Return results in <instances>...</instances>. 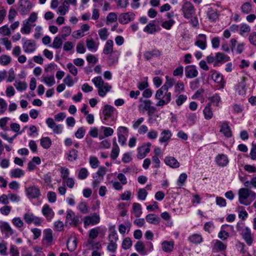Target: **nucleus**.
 Returning a JSON list of instances; mask_svg holds the SVG:
<instances>
[{"mask_svg": "<svg viewBox=\"0 0 256 256\" xmlns=\"http://www.w3.org/2000/svg\"><path fill=\"white\" fill-rule=\"evenodd\" d=\"M238 202L242 204L249 206L256 199V194L246 188H241L238 190Z\"/></svg>", "mask_w": 256, "mask_h": 256, "instance_id": "1", "label": "nucleus"}, {"mask_svg": "<svg viewBox=\"0 0 256 256\" xmlns=\"http://www.w3.org/2000/svg\"><path fill=\"white\" fill-rule=\"evenodd\" d=\"M154 98L158 100L156 106L162 107L170 103L172 100V94L168 90L160 88L156 92Z\"/></svg>", "mask_w": 256, "mask_h": 256, "instance_id": "2", "label": "nucleus"}, {"mask_svg": "<svg viewBox=\"0 0 256 256\" xmlns=\"http://www.w3.org/2000/svg\"><path fill=\"white\" fill-rule=\"evenodd\" d=\"M92 81L97 88L98 94L100 97H104L112 88L110 84L104 82L100 76L94 77Z\"/></svg>", "mask_w": 256, "mask_h": 256, "instance_id": "3", "label": "nucleus"}, {"mask_svg": "<svg viewBox=\"0 0 256 256\" xmlns=\"http://www.w3.org/2000/svg\"><path fill=\"white\" fill-rule=\"evenodd\" d=\"M34 4L30 0H19L18 2L17 11L22 16L30 13Z\"/></svg>", "mask_w": 256, "mask_h": 256, "instance_id": "4", "label": "nucleus"}, {"mask_svg": "<svg viewBox=\"0 0 256 256\" xmlns=\"http://www.w3.org/2000/svg\"><path fill=\"white\" fill-rule=\"evenodd\" d=\"M100 218L99 212H94L84 218V226L86 228L89 226H95L100 222Z\"/></svg>", "mask_w": 256, "mask_h": 256, "instance_id": "5", "label": "nucleus"}, {"mask_svg": "<svg viewBox=\"0 0 256 256\" xmlns=\"http://www.w3.org/2000/svg\"><path fill=\"white\" fill-rule=\"evenodd\" d=\"M80 218L81 216L79 215L76 216L72 210L68 209L66 211V223L74 226H76L81 222Z\"/></svg>", "mask_w": 256, "mask_h": 256, "instance_id": "6", "label": "nucleus"}, {"mask_svg": "<svg viewBox=\"0 0 256 256\" xmlns=\"http://www.w3.org/2000/svg\"><path fill=\"white\" fill-rule=\"evenodd\" d=\"M140 104L138 106V110L140 112H148V113L153 114L156 110V108L152 106V102L149 100H143L140 98L139 100Z\"/></svg>", "mask_w": 256, "mask_h": 256, "instance_id": "7", "label": "nucleus"}, {"mask_svg": "<svg viewBox=\"0 0 256 256\" xmlns=\"http://www.w3.org/2000/svg\"><path fill=\"white\" fill-rule=\"evenodd\" d=\"M26 196L29 199H38L41 196L40 188L34 185L30 186L25 189Z\"/></svg>", "mask_w": 256, "mask_h": 256, "instance_id": "8", "label": "nucleus"}, {"mask_svg": "<svg viewBox=\"0 0 256 256\" xmlns=\"http://www.w3.org/2000/svg\"><path fill=\"white\" fill-rule=\"evenodd\" d=\"M182 10L184 16L187 19L192 18L195 13L194 6L192 3L186 1L184 2Z\"/></svg>", "mask_w": 256, "mask_h": 256, "instance_id": "9", "label": "nucleus"}, {"mask_svg": "<svg viewBox=\"0 0 256 256\" xmlns=\"http://www.w3.org/2000/svg\"><path fill=\"white\" fill-rule=\"evenodd\" d=\"M46 123L48 126L52 130L54 133L57 134H59L62 133L63 131L62 126L60 124H56L52 118H46Z\"/></svg>", "mask_w": 256, "mask_h": 256, "instance_id": "10", "label": "nucleus"}, {"mask_svg": "<svg viewBox=\"0 0 256 256\" xmlns=\"http://www.w3.org/2000/svg\"><path fill=\"white\" fill-rule=\"evenodd\" d=\"M240 234L248 246H251L253 242V236L251 230L248 227L242 228L240 230Z\"/></svg>", "mask_w": 256, "mask_h": 256, "instance_id": "11", "label": "nucleus"}, {"mask_svg": "<svg viewBox=\"0 0 256 256\" xmlns=\"http://www.w3.org/2000/svg\"><path fill=\"white\" fill-rule=\"evenodd\" d=\"M194 45L202 50H204L207 48V36L200 34L196 36Z\"/></svg>", "mask_w": 256, "mask_h": 256, "instance_id": "12", "label": "nucleus"}, {"mask_svg": "<svg viewBox=\"0 0 256 256\" xmlns=\"http://www.w3.org/2000/svg\"><path fill=\"white\" fill-rule=\"evenodd\" d=\"M53 242L52 231L50 228L44 230L43 232V238L42 242L46 246L52 244Z\"/></svg>", "mask_w": 256, "mask_h": 256, "instance_id": "13", "label": "nucleus"}, {"mask_svg": "<svg viewBox=\"0 0 256 256\" xmlns=\"http://www.w3.org/2000/svg\"><path fill=\"white\" fill-rule=\"evenodd\" d=\"M135 16V14L132 12L121 14L118 16V22L122 24H125L134 20Z\"/></svg>", "mask_w": 256, "mask_h": 256, "instance_id": "14", "label": "nucleus"}, {"mask_svg": "<svg viewBox=\"0 0 256 256\" xmlns=\"http://www.w3.org/2000/svg\"><path fill=\"white\" fill-rule=\"evenodd\" d=\"M36 48V42L32 40H28L24 42L22 49L24 52L32 54L34 52Z\"/></svg>", "mask_w": 256, "mask_h": 256, "instance_id": "15", "label": "nucleus"}, {"mask_svg": "<svg viewBox=\"0 0 256 256\" xmlns=\"http://www.w3.org/2000/svg\"><path fill=\"white\" fill-rule=\"evenodd\" d=\"M184 74L186 78H193L198 76V72L196 66L188 65L184 68Z\"/></svg>", "mask_w": 256, "mask_h": 256, "instance_id": "16", "label": "nucleus"}, {"mask_svg": "<svg viewBox=\"0 0 256 256\" xmlns=\"http://www.w3.org/2000/svg\"><path fill=\"white\" fill-rule=\"evenodd\" d=\"M160 30V28L156 24V21L152 20L144 28L143 30L148 34H154Z\"/></svg>", "mask_w": 256, "mask_h": 256, "instance_id": "17", "label": "nucleus"}, {"mask_svg": "<svg viewBox=\"0 0 256 256\" xmlns=\"http://www.w3.org/2000/svg\"><path fill=\"white\" fill-rule=\"evenodd\" d=\"M172 134L169 130H164L160 134L159 142L166 146L171 139Z\"/></svg>", "mask_w": 256, "mask_h": 256, "instance_id": "18", "label": "nucleus"}, {"mask_svg": "<svg viewBox=\"0 0 256 256\" xmlns=\"http://www.w3.org/2000/svg\"><path fill=\"white\" fill-rule=\"evenodd\" d=\"M0 229L2 232L4 233L5 236L6 238H8L14 234V230L8 222H0Z\"/></svg>", "mask_w": 256, "mask_h": 256, "instance_id": "19", "label": "nucleus"}, {"mask_svg": "<svg viewBox=\"0 0 256 256\" xmlns=\"http://www.w3.org/2000/svg\"><path fill=\"white\" fill-rule=\"evenodd\" d=\"M211 78L216 83L219 84L222 88L224 87V82L222 74L217 70L212 71Z\"/></svg>", "mask_w": 256, "mask_h": 256, "instance_id": "20", "label": "nucleus"}, {"mask_svg": "<svg viewBox=\"0 0 256 256\" xmlns=\"http://www.w3.org/2000/svg\"><path fill=\"white\" fill-rule=\"evenodd\" d=\"M108 64L110 66H115L118 62L120 52L115 50L109 54Z\"/></svg>", "mask_w": 256, "mask_h": 256, "instance_id": "21", "label": "nucleus"}, {"mask_svg": "<svg viewBox=\"0 0 256 256\" xmlns=\"http://www.w3.org/2000/svg\"><path fill=\"white\" fill-rule=\"evenodd\" d=\"M162 55L161 51L154 49L151 51H146L144 54V57L146 60H150L153 58H160Z\"/></svg>", "mask_w": 256, "mask_h": 256, "instance_id": "22", "label": "nucleus"}, {"mask_svg": "<svg viewBox=\"0 0 256 256\" xmlns=\"http://www.w3.org/2000/svg\"><path fill=\"white\" fill-rule=\"evenodd\" d=\"M42 212V214L48 221L51 220L54 214V211L48 204H45L43 206Z\"/></svg>", "mask_w": 256, "mask_h": 256, "instance_id": "23", "label": "nucleus"}, {"mask_svg": "<svg viewBox=\"0 0 256 256\" xmlns=\"http://www.w3.org/2000/svg\"><path fill=\"white\" fill-rule=\"evenodd\" d=\"M78 152L74 149L71 148L65 154V158L70 162L76 161L78 159Z\"/></svg>", "mask_w": 256, "mask_h": 256, "instance_id": "24", "label": "nucleus"}, {"mask_svg": "<svg viewBox=\"0 0 256 256\" xmlns=\"http://www.w3.org/2000/svg\"><path fill=\"white\" fill-rule=\"evenodd\" d=\"M245 80L246 78L242 77L240 82L235 86L236 92L240 95H244L246 93V88Z\"/></svg>", "mask_w": 256, "mask_h": 256, "instance_id": "25", "label": "nucleus"}, {"mask_svg": "<svg viewBox=\"0 0 256 256\" xmlns=\"http://www.w3.org/2000/svg\"><path fill=\"white\" fill-rule=\"evenodd\" d=\"M114 110V108L113 106L108 104L105 105L102 110V114L104 116L103 120L107 121L112 116Z\"/></svg>", "mask_w": 256, "mask_h": 256, "instance_id": "26", "label": "nucleus"}, {"mask_svg": "<svg viewBox=\"0 0 256 256\" xmlns=\"http://www.w3.org/2000/svg\"><path fill=\"white\" fill-rule=\"evenodd\" d=\"M220 132L227 138H230L232 136V132L230 126L228 125V122L226 121H224L222 123Z\"/></svg>", "mask_w": 256, "mask_h": 256, "instance_id": "27", "label": "nucleus"}, {"mask_svg": "<svg viewBox=\"0 0 256 256\" xmlns=\"http://www.w3.org/2000/svg\"><path fill=\"white\" fill-rule=\"evenodd\" d=\"M215 161L218 166L222 167L226 166L228 163V158L224 154H218L216 158Z\"/></svg>", "mask_w": 256, "mask_h": 256, "instance_id": "28", "label": "nucleus"}, {"mask_svg": "<svg viewBox=\"0 0 256 256\" xmlns=\"http://www.w3.org/2000/svg\"><path fill=\"white\" fill-rule=\"evenodd\" d=\"M99 42H95L92 38H87L86 46L88 50L92 52H96L99 46Z\"/></svg>", "mask_w": 256, "mask_h": 256, "instance_id": "29", "label": "nucleus"}, {"mask_svg": "<svg viewBox=\"0 0 256 256\" xmlns=\"http://www.w3.org/2000/svg\"><path fill=\"white\" fill-rule=\"evenodd\" d=\"M162 250L166 252H172L174 248V242L173 240H164L161 244Z\"/></svg>", "mask_w": 256, "mask_h": 256, "instance_id": "30", "label": "nucleus"}, {"mask_svg": "<svg viewBox=\"0 0 256 256\" xmlns=\"http://www.w3.org/2000/svg\"><path fill=\"white\" fill-rule=\"evenodd\" d=\"M188 240L190 242L194 244H200L203 242V238L200 234H192L188 237Z\"/></svg>", "mask_w": 256, "mask_h": 256, "instance_id": "31", "label": "nucleus"}, {"mask_svg": "<svg viewBox=\"0 0 256 256\" xmlns=\"http://www.w3.org/2000/svg\"><path fill=\"white\" fill-rule=\"evenodd\" d=\"M226 248V245L219 240H214V245L212 250L214 252H217L224 250Z\"/></svg>", "mask_w": 256, "mask_h": 256, "instance_id": "32", "label": "nucleus"}, {"mask_svg": "<svg viewBox=\"0 0 256 256\" xmlns=\"http://www.w3.org/2000/svg\"><path fill=\"white\" fill-rule=\"evenodd\" d=\"M164 162L167 166L172 168H176L180 166L178 162L172 156H166L164 158Z\"/></svg>", "mask_w": 256, "mask_h": 256, "instance_id": "33", "label": "nucleus"}, {"mask_svg": "<svg viewBox=\"0 0 256 256\" xmlns=\"http://www.w3.org/2000/svg\"><path fill=\"white\" fill-rule=\"evenodd\" d=\"M206 15L211 22H215L218 18L217 10L212 8H209L206 12Z\"/></svg>", "mask_w": 256, "mask_h": 256, "instance_id": "34", "label": "nucleus"}, {"mask_svg": "<svg viewBox=\"0 0 256 256\" xmlns=\"http://www.w3.org/2000/svg\"><path fill=\"white\" fill-rule=\"evenodd\" d=\"M114 42L112 40H108L104 44V48H103V53L104 54L108 55L112 52H114L113 47H114Z\"/></svg>", "mask_w": 256, "mask_h": 256, "instance_id": "35", "label": "nucleus"}, {"mask_svg": "<svg viewBox=\"0 0 256 256\" xmlns=\"http://www.w3.org/2000/svg\"><path fill=\"white\" fill-rule=\"evenodd\" d=\"M146 220L148 222L154 225L159 224L160 220L158 216L153 214H147Z\"/></svg>", "mask_w": 256, "mask_h": 256, "instance_id": "36", "label": "nucleus"}, {"mask_svg": "<svg viewBox=\"0 0 256 256\" xmlns=\"http://www.w3.org/2000/svg\"><path fill=\"white\" fill-rule=\"evenodd\" d=\"M216 63H224L230 60V56L222 52H218L215 54Z\"/></svg>", "mask_w": 256, "mask_h": 256, "instance_id": "37", "label": "nucleus"}, {"mask_svg": "<svg viewBox=\"0 0 256 256\" xmlns=\"http://www.w3.org/2000/svg\"><path fill=\"white\" fill-rule=\"evenodd\" d=\"M132 212L136 217H140L142 214V208L139 203L134 202L132 206Z\"/></svg>", "mask_w": 256, "mask_h": 256, "instance_id": "38", "label": "nucleus"}, {"mask_svg": "<svg viewBox=\"0 0 256 256\" xmlns=\"http://www.w3.org/2000/svg\"><path fill=\"white\" fill-rule=\"evenodd\" d=\"M135 250L142 256L147 254V252L145 250V246L142 242L138 241L134 245Z\"/></svg>", "mask_w": 256, "mask_h": 256, "instance_id": "39", "label": "nucleus"}, {"mask_svg": "<svg viewBox=\"0 0 256 256\" xmlns=\"http://www.w3.org/2000/svg\"><path fill=\"white\" fill-rule=\"evenodd\" d=\"M211 106L210 104H208L203 110L204 118L206 120H210L213 117L214 114Z\"/></svg>", "mask_w": 256, "mask_h": 256, "instance_id": "40", "label": "nucleus"}, {"mask_svg": "<svg viewBox=\"0 0 256 256\" xmlns=\"http://www.w3.org/2000/svg\"><path fill=\"white\" fill-rule=\"evenodd\" d=\"M137 150V158L140 160L144 158L150 152V148H145V147L143 146L138 147Z\"/></svg>", "mask_w": 256, "mask_h": 256, "instance_id": "41", "label": "nucleus"}, {"mask_svg": "<svg viewBox=\"0 0 256 256\" xmlns=\"http://www.w3.org/2000/svg\"><path fill=\"white\" fill-rule=\"evenodd\" d=\"M41 82L50 87L54 86L56 83L54 76H42L41 77Z\"/></svg>", "mask_w": 256, "mask_h": 256, "instance_id": "42", "label": "nucleus"}, {"mask_svg": "<svg viewBox=\"0 0 256 256\" xmlns=\"http://www.w3.org/2000/svg\"><path fill=\"white\" fill-rule=\"evenodd\" d=\"M67 248L69 251H74L77 247V240L75 238H70L67 241Z\"/></svg>", "mask_w": 256, "mask_h": 256, "instance_id": "43", "label": "nucleus"}, {"mask_svg": "<svg viewBox=\"0 0 256 256\" xmlns=\"http://www.w3.org/2000/svg\"><path fill=\"white\" fill-rule=\"evenodd\" d=\"M24 171L20 168L12 169L10 172V176L12 178H20L24 175Z\"/></svg>", "mask_w": 256, "mask_h": 256, "instance_id": "44", "label": "nucleus"}, {"mask_svg": "<svg viewBox=\"0 0 256 256\" xmlns=\"http://www.w3.org/2000/svg\"><path fill=\"white\" fill-rule=\"evenodd\" d=\"M174 84L175 80L174 78L166 76L165 83L161 88L168 91V89L172 88Z\"/></svg>", "mask_w": 256, "mask_h": 256, "instance_id": "45", "label": "nucleus"}, {"mask_svg": "<svg viewBox=\"0 0 256 256\" xmlns=\"http://www.w3.org/2000/svg\"><path fill=\"white\" fill-rule=\"evenodd\" d=\"M241 12L244 14H248L252 11V4L250 2H244L240 6Z\"/></svg>", "mask_w": 256, "mask_h": 256, "instance_id": "46", "label": "nucleus"}, {"mask_svg": "<svg viewBox=\"0 0 256 256\" xmlns=\"http://www.w3.org/2000/svg\"><path fill=\"white\" fill-rule=\"evenodd\" d=\"M14 86L18 92H23L26 90L28 84L26 82L16 80L14 84Z\"/></svg>", "mask_w": 256, "mask_h": 256, "instance_id": "47", "label": "nucleus"}, {"mask_svg": "<svg viewBox=\"0 0 256 256\" xmlns=\"http://www.w3.org/2000/svg\"><path fill=\"white\" fill-rule=\"evenodd\" d=\"M250 31V27L246 24H242L239 34L242 36H246Z\"/></svg>", "mask_w": 256, "mask_h": 256, "instance_id": "48", "label": "nucleus"}, {"mask_svg": "<svg viewBox=\"0 0 256 256\" xmlns=\"http://www.w3.org/2000/svg\"><path fill=\"white\" fill-rule=\"evenodd\" d=\"M120 153V148L116 143V138L114 139V146L112 147L110 157L112 160H116L118 156Z\"/></svg>", "mask_w": 256, "mask_h": 256, "instance_id": "49", "label": "nucleus"}, {"mask_svg": "<svg viewBox=\"0 0 256 256\" xmlns=\"http://www.w3.org/2000/svg\"><path fill=\"white\" fill-rule=\"evenodd\" d=\"M78 210L83 214H86L89 212V208L86 202L82 201L78 203L77 206Z\"/></svg>", "mask_w": 256, "mask_h": 256, "instance_id": "50", "label": "nucleus"}, {"mask_svg": "<svg viewBox=\"0 0 256 256\" xmlns=\"http://www.w3.org/2000/svg\"><path fill=\"white\" fill-rule=\"evenodd\" d=\"M109 230L110 231V233L108 236V242H116L118 238V234L114 230V228L111 227L110 228Z\"/></svg>", "mask_w": 256, "mask_h": 256, "instance_id": "51", "label": "nucleus"}, {"mask_svg": "<svg viewBox=\"0 0 256 256\" xmlns=\"http://www.w3.org/2000/svg\"><path fill=\"white\" fill-rule=\"evenodd\" d=\"M208 100L210 101L208 104H212L216 106H218L219 102H220V97L218 94H215L211 97L208 98Z\"/></svg>", "mask_w": 256, "mask_h": 256, "instance_id": "52", "label": "nucleus"}, {"mask_svg": "<svg viewBox=\"0 0 256 256\" xmlns=\"http://www.w3.org/2000/svg\"><path fill=\"white\" fill-rule=\"evenodd\" d=\"M72 32V29L69 26H64L60 32V36L63 39L66 40V38L70 35Z\"/></svg>", "mask_w": 256, "mask_h": 256, "instance_id": "53", "label": "nucleus"}, {"mask_svg": "<svg viewBox=\"0 0 256 256\" xmlns=\"http://www.w3.org/2000/svg\"><path fill=\"white\" fill-rule=\"evenodd\" d=\"M40 145L45 148H48L52 145V140L48 136L42 138L40 139Z\"/></svg>", "mask_w": 256, "mask_h": 256, "instance_id": "54", "label": "nucleus"}, {"mask_svg": "<svg viewBox=\"0 0 256 256\" xmlns=\"http://www.w3.org/2000/svg\"><path fill=\"white\" fill-rule=\"evenodd\" d=\"M188 125L192 126L196 123V113H189L186 116Z\"/></svg>", "mask_w": 256, "mask_h": 256, "instance_id": "55", "label": "nucleus"}, {"mask_svg": "<svg viewBox=\"0 0 256 256\" xmlns=\"http://www.w3.org/2000/svg\"><path fill=\"white\" fill-rule=\"evenodd\" d=\"M98 34L100 38L102 40H106L108 36V30L106 28H100L98 30Z\"/></svg>", "mask_w": 256, "mask_h": 256, "instance_id": "56", "label": "nucleus"}, {"mask_svg": "<svg viewBox=\"0 0 256 256\" xmlns=\"http://www.w3.org/2000/svg\"><path fill=\"white\" fill-rule=\"evenodd\" d=\"M11 61L12 58L9 56L2 54L0 56V64L3 66H8Z\"/></svg>", "mask_w": 256, "mask_h": 256, "instance_id": "57", "label": "nucleus"}, {"mask_svg": "<svg viewBox=\"0 0 256 256\" xmlns=\"http://www.w3.org/2000/svg\"><path fill=\"white\" fill-rule=\"evenodd\" d=\"M117 20L118 16L116 14L115 12H111L109 13L106 16V24L108 25L111 23L116 22Z\"/></svg>", "mask_w": 256, "mask_h": 256, "instance_id": "58", "label": "nucleus"}, {"mask_svg": "<svg viewBox=\"0 0 256 256\" xmlns=\"http://www.w3.org/2000/svg\"><path fill=\"white\" fill-rule=\"evenodd\" d=\"M106 172V168L104 166L100 167L98 171L92 174V178L100 177L104 179V176Z\"/></svg>", "mask_w": 256, "mask_h": 256, "instance_id": "59", "label": "nucleus"}, {"mask_svg": "<svg viewBox=\"0 0 256 256\" xmlns=\"http://www.w3.org/2000/svg\"><path fill=\"white\" fill-rule=\"evenodd\" d=\"M62 38L59 36L54 38L52 42V47L55 49L60 48L62 44Z\"/></svg>", "mask_w": 256, "mask_h": 256, "instance_id": "60", "label": "nucleus"}, {"mask_svg": "<svg viewBox=\"0 0 256 256\" xmlns=\"http://www.w3.org/2000/svg\"><path fill=\"white\" fill-rule=\"evenodd\" d=\"M244 186L248 188H256V176L252 178L250 180L246 181Z\"/></svg>", "mask_w": 256, "mask_h": 256, "instance_id": "61", "label": "nucleus"}, {"mask_svg": "<svg viewBox=\"0 0 256 256\" xmlns=\"http://www.w3.org/2000/svg\"><path fill=\"white\" fill-rule=\"evenodd\" d=\"M88 170L85 168H82L79 171L78 177V179L84 180L88 176Z\"/></svg>", "mask_w": 256, "mask_h": 256, "instance_id": "62", "label": "nucleus"}, {"mask_svg": "<svg viewBox=\"0 0 256 256\" xmlns=\"http://www.w3.org/2000/svg\"><path fill=\"white\" fill-rule=\"evenodd\" d=\"M132 246V241L131 239L128 238H126L124 239L122 244V247L124 250H128L131 248Z\"/></svg>", "mask_w": 256, "mask_h": 256, "instance_id": "63", "label": "nucleus"}, {"mask_svg": "<svg viewBox=\"0 0 256 256\" xmlns=\"http://www.w3.org/2000/svg\"><path fill=\"white\" fill-rule=\"evenodd\" d=\"M35 216L32 212H28L24 215V219L25 222L28 224L32 223L33 219L34 218Z\"/></svg>", "mask_w": 256, "mask_h": 256, "instance_id": "64", "label": "nucleus"}]
</instances>
